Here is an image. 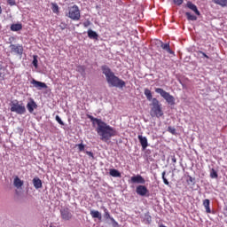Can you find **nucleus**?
Masks as SVG:
<instances>
[{
	"mask_svg": "<svg viewBox=\"0 0 227 227\" xmlns=\"http://www.w3.org/2000/svg\"><path fill=\"white\" fill-rule=\"evenodd\" d=\"M155 92L159 93L166 102L169 104V106H175V97H173L169 92H167L161 88H156Z\"/></svg>",
	"mask_w": 227,
	"mask_h": 227,
	"instance_id": "39448f33",
	"label": "nucleus"
},
{
	"mask_svg": "<svg viewBox=\"0 0 227 227\" xmlns=\"http://www.w3.org/2000/svg\"><path fill=\"white\" fill-rule=\"evenodd\" d=\"M90 215L92 219H98V221H102V214L97 210H90Z\"/></svg>",
	"mask_w": 227,
	"mask_h": 227,
	"instance_id": "f3484780",
	"label": "nucleus"
},
{
	"mask_svg": "<svg viewBox=\"0 0 227 227\" xmlns=\"http://www.w3.org/2000/svg\"><path fill=\"white\" fill-rule=\"evenodd\" d=\"M55 120L58 121V123H59V125H65V122H63L59 115H56Z\"/></svg>",
	"mask_w": 227,
	"mask_h": 227,
	"instance_id": "2f4dec72",
	"label": "nucleus"
},
{
	"mask_svg": "<svg viewBox=\"0 0 227 227\" xmlns=\"http://www.w3.org/2000/svg\"><path fill=\"white\" fill-rule=\"evenodd\" d=\"M76 146L78 147L79 152H84L85 147L83 144H78Z\"/></svg>",
	"mask_w": 227,
	"mask_h": 227,
	"instance_id": "f704fd0d",
	"label": "nucleus"
},
{
	"mask_svg": "<svg viewBox=\"0 0 227 227\" xmlns=\"http://www.w3.org/2000/svg\"><path fill=\"white\" fill-rule=\"evenodd\" d=\"M101 70L110 88H125V81L114 75V72H113V70H111L109 67L102 66Z\"/></svg>",
	"mask_w": 227,
	"mask_h": 227,
	"instance_id": "7ed1b4c3",
	"label": "nucleus"
},
{
	"mask_svg": "<svg viewBox=\"0 0 227 227\" xmlns=\"http://www.w3.org/2000/svg\"><path fill=\"white\" fill-rule=\"evenodd\" d=\"M33 185L35 189H42V187H43L42 179H39L38 177H35L33 179Z\"/></svg>",
	"mask_w": 227,
	"mask_h": 227,
	"instance_id": "dca6fc26",
	"label": "nucleus"
},
{
	"mask_svg": "<svg viewBox=\"0 0 227 227\" xmlns=\"http://www.w3.org/2000/svg\"><path fill=\"white\" fill-rule=\"evenodd\" d=\"M60 215H61V219H63L64 221H70V219H72L73 217V215L70 212V209L68 207L61 209Z\"/></svg>",
	"mask_w": 227,
	"mask_h": 227,
	"instance_id": "6e6552de",
	"label": "nucleus"
},
{
	"mask_svg": "<svg viewBox=\"0 0 227 227\" xmlns=\"http://www.w3.org/2000/svg\"><path fill=\"white\" fill-rule=\"evenodd\" d=\"M200 54H201L203 56V58H206L207 59H209L210 57H208V55H207V53L203 52V51H199Z\"/></svg>",
	"mask_w": 227,
	"mask_h": 227,
	"instance_id": "58836bf2",
	"label": "nucleus"
},
{
	"mask_svg": "<svg viewBox=\"0 0 227 227\" xmlns=\"http://www.w3.org/2000/svg\"><path fill=\"white\" fill-rule=\"evenodd\" d=\"M172 162L176 163V157L175 156H172V159H171Z\"/></svg>",
	"mask_w": 227,
	"mask_h": 227,
	"instance_id": "79ce46f5",
	"label": "nucleus"
},
{
	"mask_svg": "<svg viewBox=\"0 0 227 227\" xmlns=\"http://www.w3.org/2000/svg\"><path fill=\"white\" fill-rule=\"evenodd\" d=\"M186 8H189V10H192V12H194L195 14H197L198 16L200 15V11L198 10V6H196V4H192V2H187Z\"/></svg>",
	"mask_w": 227,
	"mask_h": 227,
	"instance_id": "4468645a",
	"label": "nucleus"
},
{
	"mask_svg": "<svg viewBox=\"0 0 227 227\" xmlns=\"http://www.w3.org/2000/svg\"><path fill=\"white\" fill-rule=\"evenodd\" d=\"M102 209L105 212V218L110 219V221L113 223L114 226H118V222H116V220H114V217H111V214H109V210H107L106 208V207H103Z\"/></svg>",
	"mask_w": 227,
	"mask_h": 227,
	"instance_id": "ddd939ff",
	"label": "nucleus"
},
{
	"mask_svg": "<svg viewBox=\"0 0 227 227\" xmlns=\"http://www.w3.org/2000/svg\"><path fill=\"white\" fill-rule=\"evenodd\" d=\"M68 17L72 20H81V11L79 10V6L73 5L69 9Z\"/></svg>",
	"mask_w": 227,
	"mask_h": 227,
	"instance_id": "423d86ee",
	"label": "nucleus"
},
{
	"mask_svg": "<svg viewBox=\"0 0 227 227\" xmlns=\"http://www.w3.org/2000/svg\"><path fill=\"white\" fill-rule=\"evenodd\" d=\"M138 141L143 150H146V148H148V139L146 138V137H143V135H138Z\"/></svg>",
	"mask_w": 227,
	"mask_h": 227,
	"instance_id": "f8f14e48",
	"label": "nucleus"
},
{
	"mask_svg": "<svg viewBox=\"0 0 227 227\" xmlns=\"http://www.w3.org/2000/svg\"><path fill=\"white\" fill-rule=\"evenodd\" d=\"M185 17L187 18V20H198V17L192 15L191 12H185Z\"/></svg>",
	"mask_w": 227,
	"mask_h": 227,
	"instance_id": "bb28decb",
	"label": "nucleus"
},
{
	"mask_svg": "<svg viewBox=\"0 0 227 227\" xmlns=\"http://www.w3.org/2000/svg\"><path fill=\"white\" fill-rule=\"evenodd\" d=\"M145 221H146V223L148 224H150L152 223V215H150V214H145Z\"/></svg>",
	"mask_w": 227,
	"mask_h": 227,
	"instance_id": "c756f323",
	"label": "nucleus"
},
{
	"mask_svg": "<svg viewBox=\"0 0 227 227\" xmlns=\"http://www.w3.org/2000/svg\"><path fill=\"white\" fill-rule=\"evenodd\" d=\"M173 3L177 6H181V4H184V0H173Z\"/></svg>",
	"mask_w": 227,
	"mask_h": 227,
	"instance_id": "473e14b6",
	"label": "nucleus"
},
{
	"mask_svg": "<svg viewBox=\"0 0 227 227\" xmlns=\"http://www.w3.org/2000/svg\"><path fill=\"white\" fill-rule=\"evenodd\" d=\"M188 184H193L194 183V179L192 178V176H188V179L186 180Z\"/></svg>",
	"mask_w": 227,
	"mask_h": 227,
	"instance_id": "e433bc0d",
	"label": "nucleus"
},
{
	"mask_svg": "<svg viewBox=\"0 0 227 227\" xmlns=\"http://www.w3.org/2000/svg\"><path fill=\"white\" fill-rule=\"evenodd\" d=\"M51 10L53 13H56L57 15L59 13V6L56 3H51Z\"/></svg>",
	"mask_w": 227,
	"mask_h": 227,
	"instance_id": "393cba45",
	"label": "nucleus"
},
{
	"mask_svg": "<svg viewBox=\"0 0 227 227\" xmlns=\"http://www.w3.org/2000/svg\"><path fill=\"white\" fill-rule=\"evenodd\" d=\"M32 65L35 67V68H38V56L36 55L33 56Z\"/></svg>",
	"mask_w": 227,
	"mask_h": 227,
	"instance_id": "cd10ccee",
	"label": "nucleus"
},
{
	"mask_svg": "<svg viewBox=\"0 0 227 227\" xmlns=\"http://www.w3.org/2000/svg\"><path fill=\"white\" fill-rule=\"evenodd\" d=\"M13 185L16 189H20L24 185V181L20 180L19 176H16L13 180Z\"/></svg>",
	"mask_w": 227,
	"mask_h": 227,
	"instance_id": "a211bd4d",
	"label": "nucleus"
},
{
	"mask_svg": "<svg viewBox=\"0 0 227 227\" xmlns=\"http://www.w3.org/2000/svg\"><path fill=\"white\" fill-rule=\"evenodd\" d=\"M76 72H79L82 75H84L86 74V67L84 66H77L76 67Z\"/></svg>",
	"mask_w": 227,
	"mask_h": 227,
	"instance_id": "b1692460",
	"label": "nucleus"
},
{
	"mask_svg": "<svg viewBox=\"0 0 227 227\" xmlns=\"http://www.w3.org/2000/svg\"><path fill=\"white\" fill-rule=\"evenodd\" d=\"M87 33H88V36H89V38H90V40H98V34H97V32H95L91 29H89Z\"/></svg>",
	"mask_w": 227,
	"mask_h": 227,
	"instance_id": "aec40b11",
	"label": "nucleus"
},
{
	"mask_svg": "<svg viewBox=\"0 0 227 227\" xmlns=\"http://www.w3.org/2000/svg\"><path fill=\"white\" fill-rule=\"evenodd\" d=\"M87 118H89L93 124L97 123L98 127L96 129V132L104 143H107V141L111 140V137H114V136H116V129L103 121L101 119L95 118L90 114L87 115Z\"/></svg>",
	"mask_w": 227,
	"mask_h": 227,
	"instance_id": "f257e3e1",
	"label": "nucleus"
},
{
	"mask_svg": "<svg viewBox=\"0 0 227 227\" xmlns=\"http://www.w3.org/2000/svg\"><path fill=\"white\" fill-rule=\"evenodd\" d=\"M11 111L12 113H16L17 114H25L26 106L24 104H20L19 100L16 99L11 103Z\"/></svg>",
	"mask_w": 227,
	"mask_h": 227,
	"instance_id": "20e7f679",
	"label": "nucleus"
},
{
	"mask_svg": "<svg viewBox=\"0 0 227 227\" xmlns=\"http://www.w3.org/2000/svg\"><path fill=\"white\" fill-rule=\"evenodd\" d=\"M7 3L10 6H15V0H7Z\"/></svg>",
	"mask_w": 227,
	"mask_h": 227,
	"instance_id": "4c0bfd02",
	"label": "nucleus"
},
{
	"mask_svg": "<svg viewBox=\"0 0 227 227\" xmlns=\"http://www.w3.org/2000/svg\"><path fill=\"white\" fill-rule=\"evenodd\" d=\"M131 184H146V180L143 178L141 175L133 176L130 178Z\"/></svg>",
	"mask_w": 227,
	"mask_h": 227,
	"instance_id": "9d476101",
	"label": "nucleus"
},
{
	"mask_svg": "<svg viewBox=\"0 0 227 227\" xmlns=\"http://www.w3.org/2000/svg\"><path fill=\"white\" fill-rule=\"evenodd\" d=\"M67 26L68 25H67V23L61 22L59 27H60V29L63 31L64 29H67Z\"/></svg>",
	"mask_w": 227,
	"mask_h": 227,
	"instance_id": "72a5a7b5",
	"label": "nucleus"
},
{
	"mask_svg": "<svg viewBox=\"0 0 227 227\" xmlns=\"http://www.w3.org/2000/svg\"><path fill=\"white\" fill-rule=\"evenodd\" d=\"M37 106L36 103L35 101L29 102L27 105V108L28 110L29 113H33V111H35V109H36Z\"/></svg>",
	"mask_w": 227,
	"mask_h": 227,
	"instance_id": "4be33fe9",
	"label": "nucleus"
},
{
	"mask_svg": "<svg viewBox=\"0 0 227 227\" xmlns=\"http://www.w3.org/2000/svg\"><path fill=\"white\" fill-rule=\"evenodd\" d=\"M210 176H211V178H217V176H218L217 171H215V169L212 168Z\"/></svg>",
	"mask_w": 227,
	"mask_h": 227,
	"instance_id": "7c9ffc66",
	"label": "nucleus"
},
{
	"mask_svg": "<svg viewBox=\"0 0 227 227\" xmlns=\"http://www.w3.org/2000/svg\"><path fill=\"white\" fill-rule=\"evenodd\" d=\"M160 47L163 51H166L168 54H175V51H173L169 46V43H164L163 42H160Z\"/></svg>",
	"mask_w": 227,
	"mask_h": 227,
	"instance_id": "2eb2a0df",
	"label": "nucleus"
},
{
	"mask_svg": "<svg viewBox=\"0 0 227 227\" xmlns=\"http://www.w3.org/2000/svg\"><path fill=\"white\" fill-rule=\"evenodd\" d=\"M168 131L170 132V134H175L176 132V129L171 126L168 128Z\"/></svg>",
	"mask_w": 227,
	"mask_h": 227,
	"instance_id": "c9c22d12",
	"label": "nucleus"
},
{
	"mask_svg": "<svg viewBox=\"0 0 227 227\" xmlns=\"http://www.w3.org/2000/svg\"><path fill=\"white\" fill-rule=\"evenodd\" d=\"M136 192L138 194V196H146L148 194V188L140 184L137 186Z\"/></svg>",
	"mask_w": 227,
	"mask_h": 227,
	"instance_id": "9b49d317",
	"label": "nucleus"
},
{
	"mask_svg": "<svg viewBox=\"0 0 227 227\" xmlns=\"http://www.w3.org/2000/svg\"><path fill=\"white\" fill-rule=\"evenodd\" d=\"M91 22L86 21L83 23L84 27H88V26H90Z\"/></svg>",
	"mask_w": 227,
	"mask_h": 227,
	"instance_id": "ea45409f",
	"label": "nucleus"
},
{
	"mask_svg": "<svg viewBox=\"0 0 227 227\" xmlns=\"http://www.w3.org/2000/svg\"><path fill=\"white\" fill-rule=\"evenodd\" d=\"M30 82L33 84L34 88H37V90H47V84L45 82H38L35 79H33Z\"/></svg>",
	"mask_w": 227,
	"mask_h": 227,
	"instance_id": "1a4fd4ad",
	"label": "nucleus"
},
{
	"mask_svg": "<svg viewBox=\"0 0 227 227\" xmlns=\"http://www.w3.org/2000/svg\"><path fill=\"white\" fill-rule=\"evenodd\" d=\"M203 207L206 208L207 214H211L212 210L210 209V200L205 199L203 200Z\"/></svg>",
	"mask_w": 227,
	"mask_h": 227,
	"instance_id": "6ab92c4d",
	"label": "nucleus"
},
{
	"mask_svg": "<svg viewBox=\"0 0 227 227\" xmlns=\"http://www.w3.org/2000/svg\"><path fill=\"white\" fill-rule=\"evenodd\" d=\"M161 176H162L163 184H165V185H169V181H168V179L166 178V171H163Z\"/></svg>",
	"mask_w": 227,
	"mask_h": 227,
	"instance_id": "c85d7f7f",
	"label": "nucleus"
},
{
	"mask_svg": "<svg viewBox=\"0 0 227 227\" xmlns=\"http://www.w3.org/2000/svg\"><path fill=\"white\" fill-rule=\"evenodd\" d=\"M110 175L111 176H114L115 178L121 176V174L120 173V171L114 168L110 169Z\"/></svg>",
	"mask_w": 227,
	"mask_h": 227,
	"instance_id": "5701e85b",
	"label": "nucleus"
},
{
	"mask_svg": "<svg viewBox=\"0 0 227 227\" xmlns=\"http://www.w3.org/2000/svg\"><path fill=\"white\" fill-rule=\"evenodd\" d=\"M20 29H22V24H12L11 26L12 31H20Z\"/></svg>",
	"mask_w": 227,
	"mask_h": 227,
	"instance_id": "a878e982",
	"label": "nucleus"
},
{
	"mask_svg": "<svg viewBox=\"0 0 227 227\" xmlns=\"http://www.w3.org/2000/svg\"><path fill=\"white\" fill-rule=\"evenodd\" d=\"M86 154L89 155V157H93V153L87 151Z\"/></svg>",
	"mask_w": 227,
	"mask_h": 227,
	"instance_id": "a19ab883",
	"label": "nucleus"
},
{
	"mask_svg": "<svg viewBox=\"0 0 227 227\" xmlns=\"http://www.w3.org/2000/svg\"><path fill=\"white\" fill-rule=\"evenodd\" d=\"M12 54H17L18 56H22L24 52V47L22 44H11L10 46Z\"/></svg>",
	"mask_w": 227,
	"mask_h": 227,
	"instance_id": "0eeeda50",
	"label": "nucleus"
},
{
	"mask_svg": "<svg viewBox=\"0 0 227 227\" xmlns=\"http://www.w3.org/2000/svg\"><path fill=\"white\" fill-rule=\"evenodd\" d=\"M211 1L214 3V4H217L222 8H226L227 6V0H211Z\"/></svg>",
	"mask_w": 227,
	"mask_h": 227,
	"instance_id": "412c9836",
	"label": "nucleus"
},
{
	"mask_svg": "<svg viewBox=\"0 0 227 227\" xmlns=\"http://www.w3.org/2000/svg\"><path fill=\"white\" fill-rule=\"evenodd\" d=\"M144 94L145 95L147 100L151 102L152 100V107L150 111V114L152 118H161V116H164V111H162V104L159 102V99L156 98H153L152 90L149 89H145Z\"/></svg>",
	"mask_w": 227,
	"mask_h": 227,
	"instance_id": "f03ea898",
	"label": "nucleus"
}]
</instances>
